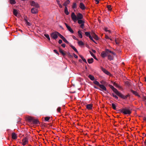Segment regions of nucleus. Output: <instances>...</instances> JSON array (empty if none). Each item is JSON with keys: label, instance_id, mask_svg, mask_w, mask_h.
Masks as SVG:
<instances>
[{"label": "nucleus", "instance_id": "1", "mask_svg": "<svg viewBox=\"0 0 146 146\" xmlns=\"http://www.w3.org/2000/svg\"><path fill=\"white\" fill-rule=\"evenodd\" d=\"M109 53H111L114 55H116V54L114 52L106 48L104 51H103L102 52L101 54V56L102 58H104L107 56L108 54Z\"/></svg>", "mask_w": 146, "mask_h": 146}, {"label": "nucleus", "instance_id": "2", "mask_svg": "<svg viewBox=\"0 0 146 146\" xmlns=\"http://www.w3.org/2000/svg\"><path fill=\"white\" fill-rule=\"evenodd\" d=\"M118 111L119 112L123 113L124 114L129 115L131 113V110L129 109V108H125L123 109H121L118 110Z\"/></svg>", "mask_w": 146, "mask_h": 146}, {"label": "nucleus", "instance_id": "3", "mask_svg": "<svg viewBox=\"0 0 146 146\" xmlns=\"http://www.w3.org/2000/svg\"><path fill=\"white\" fill-rule=\"evenodd\" d=\"M71 17L72 19L74 22H75L77 20V17L74 13L72 12V13Z\"/></svg>", "mask_w": 146, "mask_h": 146}, {"label": "nucleus", "instance_id": "4", "mask_svg": "<svg viewBox=\"0 0 146 146\" xmlns=\"http://www.w3.org/2000/svg\"><path fill=\"white\" fill-rule=\"evenodd\" d=\"M57 32L52 33L51 35V37L53 39H56L58 38Z\"/></svg>", "mask_w": 146, "mask_h": 146}, {"label": "nucleus", "instance_id": "5", "mask_svg": "<svg viewBox=\"0 0 146 146\" xmlns=\"http://www.w3.org/2000/svg\"><path fill=\"white\" fill-rule=\"evenodd\" d=\"M119 97L124 100H125L128 97L130 98V95L129 94H128L126 96H124L121 93Z\"/></svg>", "mask_w": 146, "mask_h": 146}, {"label": "nucleus", "instance_id": "6", "mask_svg": "<svg viewBox=\"0 0 146 146\" xmlns=\"http://www.w3.org/2000/svg\"><path fill=\"white\" fill-rule=\"evenodd\" d=\"M31 5L32 6H35L36 8H38L39 6L38 4L37 3H36L35 1H33L31 3Z\"/></svg>", "mask_w": 146, "mask_h": 146}, {"label": "nucleus", "instance_id": "7", "mask_svg": "<svg viewBox=\"0 0 146 146\" xmlns=\"http://www.w3.org/2000/svg\"><path fill=\"white\" fill-rule=\"evenodd\" d=\"M91 36H92L93 38L96 40H98L99 38L96 34L93 32H92L91 33Z\"/></svg>", "mask_w": 146, "mask_h": 146}, {"label": "nucleus", "instance_id": "8", "mask_svg": "<svg viewBox=\"0 0 146 146\" xmlns=\"http://www.w3.org/2000/svg\"><path fill=\"white\" fill-rule=\"evenodd\" d=\"M31 12L33 14H35L38 13V11L37 9L33 8L31 10Z\"/></svg>", "mask_w": 146, "mask_h": 146}, {"label": "nucleus", "instance_id": "9", "mask_svg": "<svg viewBox=\"0 0 146 146\" xmlns=\"http://www.w3.org/2000/svg\"><path fill=\"white\" fill-rule=\"evenodd\" d=\"M22 141L23 142V144L25 145L28 143V139L27 137H25L24 139H23Z\"/></svg>", "mask_w": 146, "mask_h": 146}, {"label": "nucleus", "instance_id": "10", "mask_svg": "<svg viewBox=\"0 0 146 146\" xmlns=\"http://www.w3.org/2000/svg\"><path fill=\"white\" fill-rule=\"evenodd\" d=\"M77 20L82 19L83 18L82 15L80 13H79L77 15Z\"/></svg>", "mask_w": 146, "mask_h": 146}, {"label": "nucleus", "instance_id": "11", "mask_svg": "<svg viewBox=\"0 0 146 146\" xmlns=\"http://www.w3.org/2000/svg\"><path fill=\"white\" fill-rule=\"evenodd\" d=\"M118 96H119L121 93L119 92L115 88L112 90Z\"/></svg>", "mask_w": 146, "mask_h": 146}, {"label": "nucleus", "instance_id": "12", "mask_svg": "<svg viewBox=\"0 0 146 146\" xmlns=\"http://www.w3.org/2000/svg\"><path fill=\"white\" fill-rule=\"evenodd\" d=\"M99 86L102 89V90L100 89V90H102V91H106L107 89L103 85L100 84V86Z\"/></svg>", "mask_w": 146, "mask_h": 146}, {"label": "nucleus", "instance_id": "13", "mask_svg": "<svg viewBox=\"0 0 146 146\" xmlns=\"http://www.w3.org/2000/svg\"><path fill=\"white\" fill-rule=\"evenodd\" d=\"M86 107L88 110H91L92 109V105L91 104H87L86 106Z\"/></svg>", "mask_w": 146, "mask_h": 146}, {"label": "nucleus", "instance_id": "14", "mask_svg": "<svg viewBox=\"0 0 146 146\" xmlns=\"http://www.w3.org/2000/svg\"><path fill=\"white\" fill-rule=\"evenodd\" d=\"M79 7L82 10H84L85 9L84 5L82 3H80Z\"/></svg>", "mask_w": 146, "mask_h": 146}, {"label": "nucleus", "instance_id": "15", "mask_svg": "<svg viewBox=\"0 0 146 146\" xmlns=\"http://www.w3.org/2000/svg\"><path fill=\"white\" fill-rule=\"evenodd\" d=\"M70 1L69 0H67L65 1L63 4V5L65 7H67L68 5L69 4Z\"/></svg>", "mask_w": 146, "mask_h": 146}, {"label": "nucleus", "instance_id": "16", "mask_svg": "<svg viewBox=\"0 0 146 146\" xmlns=\"http://www.w3.org/2000/svg\"><path fill=\"white\" fill-rule=\"evenodd\" d=\"M102 71L106 74L108 75H109L110 74V73L109 72H108L107 70H106L105 69L102 68Z\"/></svg>", "mask_w": 146, "mask_h": 146}, {"label": "nucleus", "instance_id": "17", "mask_svg": "<svg viewBox=\"0 0 146 146\" xmlns=\"http://www.w3.org/2000/svg\"><path fill=\"white\" fill-rule=\"evenodd\" d=\"M33 118L32 117L30 116L27 117H26V120L30 122L32 121Z\"/></svg>", "mask_w": 146, "mask_h": 146}, {"label": "nucleus", "instance_id": "18", "mask_svg": "<svg viewBox=\"0 0 146 146\" xmlns=\"http://www.w3.org/2000/svg\"><path fill=\"white\" fill-rule=\"evenodd\" d=\"M13 14L16 16H17L18 14H19V13L17 11V9H13Z\"/></svg>", "mask_w": 146, "mask_h": 146}, {"label": "nucleus", "instance_id": "19", "mask_svg": "<svg viewBox=\"0 0 146 146\" xmlns=\"http://www.w3.org/2000/svg\"><path fill=\"white\" fill-rule=\"evenodd\" d=\"M107 56H108V59L110 61L113 60V57L111 55H110L109 53L108 54Z\"/></svg>", "mask_w": 146, "mask_h": 146}, {"label": "nucleus", "instance_id": "20", "mask_svg": "<svg viewBox=\"0 0 146 146\" xmlns=\"http://www.w3.org/2000/svg\"><path fill=\"white\" fill-rule=\"evenodd\" d=\"M12 138L13 139H15L17 138V137L16 134L14 133H13L12 134Z\"/></svg>", "mask_w": 146, "mask_h": 146}, {"label": "nucleus", "instance_id": "21", "mask_svg": "<svg viewBox=\"0 0 146 146\" xmlns=\"http://www.w3.org/2000/svg\"><path fill=\"white\" fill-rule=\"evenodd\" d=\"M131 92L135 95L139 97H140V95L138 94L137 93L136 91H134L133 90H131Z\"/></svg>", "mask_w": 146, "mask_h": 146}, {"label": "nucleus", "instance_id": "22", "mask_svg": "<svg viewBox=\"0 0 146 146\" xmlns=\"http://www.w3.org/2000/svg\"><path fill=\"white\" fill-rule=\"evenodd\" d=\"M32 121L33 123L35 124H36L39 123V121L37 119H35L33 118Z\"/></svg>", "mask_w": 146, "mask_h": 146}, {"label": "nucleus", "instance_id": "23", "mask_svg": "<svg viewBox=\"0 0 146 146\" xmlns=\"http://www.w3.org/2000/svg\"><path fill=\"white\" fill-rule=\"evenodd\" d=\"M94 62V59L91 58L90 59H88V62L89 64H92Z\"/></svg>", "mask_w": 146, "mask_h": 146}, {"label": "nucleus", "instance_id": "24", "mask_svg": "<svg viewBox=\"0 0 146 146\" xmlns=\"http://www.w3.org/2000/svg\"><path fill=\"white\" fill-rule=\"evenodd\" d=\"M78 35L79 36V37L80 38H82V32H81V31L80 30H79L78 31Z\"/></svg>", "mask_w": 146, "mask_h": 146}, {"label": "nucleus", "instance_id": "25", "mask_svg": "<svg viewBox=\"0 0 146 146\" xmlns=\"http://www.w3.org/2000/svg\"><path fill=\"white\" fill-rule=\"evenodd\" d=\"M59 51L63 55L65 56L66 55L64 51L60 48H59Z\"/></svg>", "mask_w": 146, "mask_h": 146}, {"label": "nucleus", "instance_id": "26", "mask_svg": "<svg viewBox=\"0 0 146 146\" xmlns=\"http://www.w3.org/2000/svg\"><path fill=\"white\" fill-rule=\"evenodd\" d=\"M64 12L66 15H68L69 14V13L68 11V8L67 7H65Z\"/></svg>", "mask_w": 146, "mask_h": 146}, {"label": "nucleus", "instance_id": "27", "mask_svg": "<svg viewBox=\"0 0 146 146\" xmlns=\"http://www.w3.org/2000/svg\"><path fill=\"white\" fill-rule=\"evenodd\" d=\"M88 77L92 80L94 81V80L95 78L94 76L91 75H89Z\"/></svg>", "mask_w": 146, "mask_h": 146}, {"label": "nucleus", "instance_id": "28", "mask_svg": "<svg viewBox=\"0 0 146 146\" xmlns=\"http://www.w3.org/2000/svg\"><path fill=\"white\" fill-rule=\"evenodd\" d=\"M70 46L76 52L78 53V51H77L76 49L71 44L70 45Z\"/></svg>", "mask_w": 146, "mask_h": 146}, {"label": "nucleus", "instance_id": "29", "mask_svg": "<svg viewBox=\"0 0 146 146\" xmlns=\"http://www.w3.org/2000/svg\"><path fill=\"white\" fill-rule=\"evenodd\" d=\"M85 34L89 38H90V36H92L89 32H86L85 33Z\"/></svg>", "mask_w": 146, "mask_h": 146}, {"label": "nucleus", "instance_id": "30", "mask_svg": "<svg viewBox=\"0 0 146 146\" xmlns=\"http://www.w3.org/2000/svg\"><path fill=\"white\" fill-rule=\"evenodd\" d=\"M68 27H67V29H68V30L72 33H74V31L72 29L71 27L69 26Z\"/></svg>", "mask_w": 146, "mask_h": 146}, {"label": "nucleus", "instance_id": "31", "mask_svg": "<svg viewBox=\"0 0 146 146\" xmlns=\"http://www.w3.org/2000/svg\"><path fill=\"white\" fill-rule=\"evenodd\" d=\"M84 21L81 19L78 20V23L79 24H83L84 23Z\"/></svg>", "mask_w": 146, "mask_h": 146}, {"label": "nucleus", "instance_id": "32", "mask_svg": "<svg viewBox=\"0 0 146 146\" xmlns=\"http://www.w3.org/2000/svg\"><path fill=\"white\" fill-rule=\"evenodd\" d=\"M93 83L95 84L96 85H97L99 86L100 85V83L97 81L96 80H95L93 82Z\"/></svg>", "mask_w": 146, "mask_h": 146}, {"label": "nucleus", "instance_id": "33", "mask_svg": "<svg viewBox=\"0 0 146 146\" xmlns=\"http://www.w3.org/2000/svg\"><path fill=\"white\" fill-rule=\"evenodd\" d=\"M78 43L79 46H82L84 45V43L81 41H78Z\"/></svg>", "mask_w": 146, "mask_h": 146}, {"label": "nucleus", "instance_id": "34", "mask_svg": "<svg viewBox=\"0 0 146 146\" xmlns=\"http://www.w3.org/2000/svg\"><path fill=\"white\" fill-rule=\"evenodd\" d=\"M44 36L48 39L49 40H50V38L49 35L48 34H44Z\"/></svg>", "mask_w": 146, "mask_h": 146}, {"label": "nucleus", "instance_id": "35", "mask_svg": "<svg viewBox=\"0 0 146 146\" xmlns=\"http://www.w3.org/2000/svg\"><path fill=\"white\" fill-rule=\"evenodd\" d=\"M57 35L58 36H59L62 39L64 38V37L62 35H61L59 33L57 32Z\"/></svg>", "mask_w": 146, "mask_h": 146}, {"label": "nucleus", "instance_id": "36", "mask_svg": "<svg viewBox=\"0 0 146 146\" xmlns=\"http://www.w3.org/2000/svg\"><path fill=\"white\" fill-rule=\"evenodd\" d=\"M62 39L63 40V41L65 43L68 44H69V42L66 40V39L64 37V38H62Z\"/></svg>", "mask_w": 146, "mask_h": 146}, {"label": "nucleus", "instance_id": "37", "mask_svg": "<svg viewBox=\"0 0 146 146\" xmlns=\"http://www.w3.org/2000/svg\"><path fill=\"white\" fill-rule=\"evenodd\" d=\"M77 7L76 4V3H73V5L72 6V8L73 9L76 8Z\"/></svg>", "mask_w": 146, "mask_h": 146}, {"label": "nucleus", "instance_id": "38", "mask_svg": "<svg viewBox=\"0 0 146 146\" xmlns=\"http://www.w3.org/2000/svg\"><path fill=\"white\" fill-rule=\"evenodd\" d=\"M111 105H112L113 108L114 110H115L116 109L115 105L114 103H112L111 104Z\"/></svg>", "mask_w": 146, "mask_h": 146}, {"label": "nucleus", "instance_id": "39", "mask_svg": "<svg viewBox=\"0 0 146 146\" xmlns=\"http://www.w3.org/2000/svg\"><path fill=\"white\" fill-rule=\"evenodd\" d=\"M10 3L11 4H15L16 2L15 0H10Z\"/></svg>", "mask_w": 146, "mask_h": 146}, {"label": "nucleus", "instance_id": "40", "mask_svg": "<svg viewBox=\"0 0 146 146\" xmlns=\"http://www.w3.org/2000/svg\"><path fill=\"white\" fill-rule=\"evenodd\" d=\"M113 85L114 86L117 88H119V86L115 82H113Z\"/></svg>", "mask_w": 146, "mask_h": 146}, {"label": "nucleus", "instance_id": "41", "mask_svg": "<svg viewBox=\"0 0 146 146\" xmlns=\"http://www.w3.org/2000/svg\"><path fill=\"white\" fill-rule=\"evenodd\" d=\"M50 119V117H44V119L46 121H48Z\"/></svg>", "mask_w": 146, "mask_h": 146}, {"label": "nucleus", "instance_id": "42", "mask_svg": "<svg viewBox=\"0 0 146 146\" xmlns=\"http://www.w3.org/2000/svg\"><path fill=\"white\" fill-rule=\"evenodd\" d=\"M61 107H58L57 109V111L58 112L60 113Z\"/></svg>", "mask_w": 146, "mask_h": 146}, {"label": "nucleus", "instance_id": "43", "mask_svg": "<svg viewBox=\"0 0 146 146\" xmlns=\"http://www.w3.org/2000/svg\"><path fill=\"white\" fill-rule=\"evenodd\" d=\"M112 95V96L115 97L116 99H117L118 98V97L116 95H115V94L113 93Z\"/></svg>", "mask_w": 146, "mask_h": 146}, {"label": "nucleus", "instance_id": "44", "mask_svg": "<svg viewBox=\"0 0 146 146\" xmlns=\"http://www.w3.org/2000/svg\"><path fill=\"white\" fill-rule=\"evenodd\" d=\"M90 39L96 44H97V43L94 40L92 36H90Z\"/></svg>", "mask_w": 146, "mask_h": 146}, {"label": "nucleus", "instance_id": "45", "mask_svg": "<svg viewBox=\"0 0 146 146\" xmlns=\"http://www.w3.org/2000/svg\"><path fill=\"white\" fill-rule=\"evenodd\" d=\"M109 86L112 90H113V89L115 88L113 86L110 84L109 85Z\"/></svg>", "mask_w": 146, "mask_h": 146}, {"label": "nucleus", "instance_id": "46", "mask_svg": "<svg viewBox=\"0 0 146 146\" xmlns=\"http://www.w3.org/2000/svg\"><path fill=\"white\" fill-rule=\"evenodd\" d=\"M107 8H108V9L109 10H111V6L110 5H108L107 6Z\"/></svg>", "mask_w": 146, "mask_h": 146}, {"label": "nucleus", "instance_id": "47", "mask_svg": "<svg viewBox=\"0 0 146 146\" xmlns=\"http://www.w3.org/2000/svg\"><path fill=\"white\" fill-rule=\"evenodd\" d=\"M115 43L117 44H118L119 43V40L117 39H115Z\"/></svg>", "mask_w": 146, "mask_h": 146}, {"label": "nucleus", "instance_id": "48", "mask_svg": "<svg viewBox=\"0 0 146 146\" xmlns=\"http://www.w3.org/2000/svg\"><path fill=\"white\" fill-rule=\"evenodd\" d=\"M125 84L127 86H129L130 85V84L129 82L128 81H126L125 82Z\"/></svg>", "mask_w": 146, "mask_h": 146}, {"label": "nucleus", "instance_id": "49", "mask_svg": "<svg viewBox=\"0 0 146 146\" xmlns=\"http://www.w3.org/2000/svg\"><path fill=\"white\" fill-rule=\"evenodd\" d=\"M105 31H108L109 32V33H110V30H108V28H105Z\"/></svg>", "mask_w": 146, "mask_h": 146}, {"label": "nucleus", "instance_id": "50", "mask_svg": "<svg viewBox=\"0 0 146 146\" xmlns=\"http://www.w3.org/2000/svg\"><path fill=\"white\" fill-rule=\"evenodd\" d=\"M72 37L75 40H78V39L76 37H75V36H72Z\"/></svg>", "mask_w": 146, "mask_h": 146}, {"label": "nucleus", "instance_id": "51", "mask_svg": "<svg viewBox=\"0 0 146 146\" xmlns=\"http://www.w3.org/2000/svg\"><path fill=\"white\" fill-rule=\"evenodd\" d=\"M84 23L83 24H82L81 25H80V27L82 29H83L84 28Z\"/></svg>", "mask_w": 146, "mask_h": 146}, {"label": "nucleus", "instance_id": "52", "mask_svg": "<svg viewBox=\"0 0 146 146\" xmlns=\"http://www.w3.org/2000/svg\"><path fill=\"white\" fill-rule=\"evenodd\" d=\"M54 52L58 54H59V53H58V52L56 50H54Z\"/></svg>", "mask_w": 146, "mask_h": 146}, {"label": "nucleus", "instance_id": "53", "mask_svg": "<svg viewBox=\"0 0 146 146\" xmlns=\"http://www.w3.org/2000/svg\"><path fill=\"white\" fill-rule=\"evenodd\" d=\"M62 40L61 39H60L58 40V43L59 44H61L62 43Z\"/></svg>", "mask_w": 146, "mask_h": 146}, {"label": "nucleus", "instance_id": "54", "mask_svg": "<svg viewBox=\"0 0 146 146\" xmlns=\"http://www.w3.org/2000/svg\"><path fill=\"white\" fill-rule=\"evenodd\" d=\"M82 60L84 62H85V63H87V62L86 61V60L84 58H83L82 59Z\"/></svg>", "mask_w": 146, "mask_h": 146}, {"label": "nucleus", "instance_id": "55", "mask_svg": "<svg viewBox=\"0 0 146 146\" xmlns=\"http://www.w3.org/2000/svg\"><path fill=\"white\" fill-rule=\"evenodd\" d=\"M26 24L28 25L29 26H31V24L29 22H27V23Z\"/></svg>", "mask_w": 146, "mask_h": 146}, {"label": "nucleus", "instance_id": "56", "mask_svg": "<svg viewBox=\"0 0 146 146\" xmlns=\"http://www.w3.org/2000/svg\"><path fill=\"white\" fill-rule=\"evenodd\" d=\"M90 54H91V55L93 57L94 55L93 54L92 52L91 51H90Z\"/></svg>", "mask_w": 146, "mask_h": 146}, {"label": "nucleus", "instance_id": "57", "mask_svg": "<svg viewBox=\"0 0 146 146\" xmlns=\"http://www.w3.org/2000/svg\"><path fill=\"white\" fill-rule=\"evenodd\" d=\"M73 54L74 55V56L75 58H78V56L77 55H76L74 53Z\"/></svg>", "mask_w": 146, "mask_h": 146}, {"label": "nucleus", "instance_id": "58", "mask_svg": "<svg viewBox=\"0 0 146 146\" xmlns=\"http://www.w3.org/2000/svg\"><path fill=\"white\" fill-rule=\"evenodd\" d=\"M65 44H63L61 45V46L64 48L65 47Z\"/></svg>", "mask_w": 146, "mask_h": 146}, {"label": "nucleus", "instance_id": "59", "mask_svg": "<svg viewBox=\"0 0 146 146\" xmlns=\"http://www.w3.org/2000/svg\"><path fill=\"white\" fill-rule=\"evenodd\" d=\"M58 5H59V7L60 8H62V6L60 4V3H58Z\"/></svg>", "mask_w": 146, "mask_h": 146}, {"label": "nucleus", "instance_id": "60", "mask_svg": "<svg viewBox=\"0 0 146 146\" xmlns=\"http://www.w3.org/2000/svg\"><path fill=\"white\" fill-rule=\"evenodd\" d=\"M79 56L82 60L84 58L81 55H80Z\"/></svg>", "mask_w": 146, "mask_h": 146}, {"label": "nucleus", "instance_id": "61", "mask_svg": "<svg viewBox=\"0 0 146 146\" xmlns=\"http://www.w3.org/2000/svg\"><path fill=\"white\" fill-rule=\"evenodd\" d=\"M105 37L107 39H110V38H109V37L108 36H106ZM110 39L111 40V39Z\"/></svg>", "mask_w": 146, "mask_h": 146}, {"label": "nucleus", "instance_id": "62", "mask_svg": "<svg viewBox=\"0 0 146 146\" xmlns=\"http://www.w3.org/2000/svg\"><path fill=\"white\" fill-rule=\"evenodd\" d=\"M100 0H95V1L97 2L96 4H98L99 2V1Z\"/></svg>", "mask_w": 146, "mask_h": 146}, {"label": "nucleus", "instance_id": "63", "mask_svg": "<svg viewBox=\"0 0 146 146\" xmlns=\"http://www.w3.org/2000/svg\"><path fill=\"white\" fill-rule=\"evenodd\" d=\"M68 56L69 57H72V56L69 53L68 54Z\"/></svg>", "mask_w": 146, "mask_h": 146}, {"label": "nucleus", "instance_id": "64", "mask_svg": "<svg viewBox=\"0 0 146 146\" xmlns=\"http://www.w3.org/2000/svg\"><path fill=\"white\" fill-rule=\"evenodd\" d=\"M93 57L95 59H96V60H97V58H96V56L94 55V56H93Z\"/></svg>", "mask_w": 146, "mask_h": 146}]
</instances>
